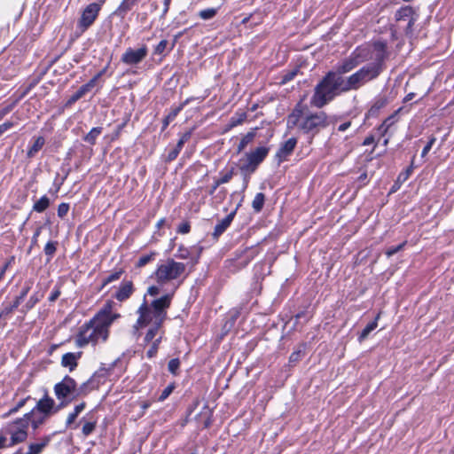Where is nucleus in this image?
<instances>
[{"label": "nucleus", "mask_w": 454, "mask_h": 454, "mask_svg": "<svg viewBox=\"0 0 454 454\" xmlns=\"http://www.w3.org/2000/svg\"><path fill=\"white\" fill-rule=\"evenodd\" d=\"M305 106L300 102L287 117L288 128L297 126L303 133L315 136L329 125L328 115L325 112L309 114L303 116Z\"/></svg>", "instance_id": "1"}, {"label": "nucleus", "mask_w": 454, "mask_h": 454, "mask_svg": "<svg viewBox=\"0 0 454 454\" xmlns=\"http://www.w3.org/2000/svg\"><path fill=\"white\" fill-rule=\"evenodd\" d=\"M347 91L343 83V76L330 71L315 87L310 104L317 108H322L335 97Z\"/></svg>", "instance_id": "2"}, {"label": "nucleus", "mask_w": 454, "mask_h": 454, "mask_svg": "<svg viewBox=\"0 0 454 454\" xmlns=\"http://www.w3.org/2000/svg\"><path fill=\"white\" fill-rule=\"evenodd\" d=\"M383 70V60L378 58L374 62L364 66L348 77L343 76L346 91L357 90L367 82L376 79Z\"/></svg>", "instance_id": "3"}, {"label": "nucleus", "mask_w": 454, "mask_h": 454, "mask_svg": "<svg viewBox=\"0 0 454 454\" xmlns=\"http://www.w3.org/2000/svg\"><path fill=\"white\" fill-rule=\"evenodd\" d=\"M110 325L101 322L93 321V317L79 327L76 342L79 347L89 343L96 345L99 341H106L109 335Z\"/></svg>", "instance_id": "4"}, {"label": "nucleus", "mask_w": 454, "mask_h": 454, "mask_svg": "<svg viewBox=\"0 0 454 454\" xmlns=\"http://www.w3.org/2000/svg\"><path fill=\"white\" fill-rule=\"evenodd\" d=\"M172 294H165L153 300L149 306L144 305V325L152 322L160 326L167 315V309L169 308Z\"/></svg>", "instance_id": "5"}, {"label": "nucleus", "mask_w": 454, "mask_h": 454, "mask_svg": "<svg viewBox=\"0 0 454 454\" xmlns=\"http://www.w3.org/2000/svg\"><path fill=\"white\" fill-rule=\"evenodd\" d=\"M185 270V265L173 259H168L158 266L154 272L158 283L163 284L178 278Z\"/></svg>", "instance_id": "6"}, {"label": "nucleus", "mask_w": 454, "mask_h": 454, "mask_svg": "<svg viewBox=\"0 0 454 454\" xmlns=\"http://www.w3.org/2000/svg\"><path fill=\"white\" fill-rule=\"evenodd\" d=\"M29 414H24L22 418L15 419L8 427L11 434L10 446L23 442L27 438V428L29 426Z\"/></svg>", "instance_id": "7"}, {"label": "nucleus", "mask_w": 454, "mask_h": 454, "mask_svg": "<svg viewBox=\"0 0 454 454\" xmlns=\"http://www.w3.org/2000/svg\"><path fill=\"white\" fill-rule=\"evenodd\" d=\"M54 394L57 399H70L72 402L77 395V383L68 375L54 385Z\"/></svg>", "instance_id": "8"}, {"label": "nucleus", "mask_w": 454, "mask_h": 454, "mask_svg": "<svg viewBox=\"0 0 454 454\" xmlns=\"http://www.w3.org/2000/svg\"><path fill=\"white\" fill-rule=\"evenodd\" d=\"M269 153L267 147H257L254 151L246 154V163H244L240 169L253 173L257 168L258 165L265 159Z\"/></svg>", "instance_id": "9"}, {"label": "nucleus", "mask_w": 454, "mask_h": 454, "mask_svg": "<svg viewBox=\"0 0 454 454\" xmlns=\"http://www.w3.org/2000/svg\"><path fill=\"white\" fill-rule=\"evenodd\" d=\"M99 11L100 4L98 3H91L86 6L78 21V27L82 32H84L93 24L98 15Z\"/></svg>", "instance_id": "10"}, {"label": "nucleus", "mask_w": 454, "mask_h": 454, "mask_svg": "<svg viewBox=\"0 0 454 454\" xmlns=\"http://www.w3.org/2000/svg\"><path fill=\"white\" fill-rule=\"evenodd\" d=\"M54 399L49 396L45 392L43 396L39 399L32 410L26 414H29V419L35 415V412L44 415V417H51L53 415Z\"/></svg>", "instance_id": "11"}, {"label": "nucleus", "mask_w": 454, "mask_h": 454, "mask_svg": "<svg viewBox=\"0 0 454 454\" xmlns=\"http://www.w3.org/2000/svg\"><path fill=\"white\" fill-rule=\"evenodd\" d=\"M364 61V59L362 58L361 54L357 51L354 52L351 56L344 59L337 67L335 71H333V74H339L343 76L344 74H347L356 67H357L362 62Z\"/></svg>", "instance_id": "12"}, {"label": "nucleus", "mask_w": 454, "mask_h": 454, "mask_svg": "<svg viewBox=\"0 0 454 454\" xmlns=\"http://www.w3.org/2000/svg\"><path fill=\"white\" fill-rule=\"evenodd\" d=\"M114 304V302L113 301H106L103 307L93 317V321H101L111 325L116 318L120 317V314L113 313Z\"/></svg>", "instance_id": "13"}, {"label": "nucleus", "mask_w": 454, "mask_h": 454, "mask_svg": "<svg viewBox=\"0 0 454 454\" xmlns=\"http://www.w3.org/2000/svg\"><path fill=\"white\" fill-rule=\"evenodd\" d=\"M51 434L45 435L39 440L37 442L30 443L28 446V451L23 453L21 450H19L15 452V454H40L43 450L50 443L51 441Z\"/></svg>", "instance_id": "14"}, {"label": "nucleus", "mask_w": 454, "mask_h": 454, "mask_svg": "<svg viewBox=\"0 0 454 454\" xmlns=\"http://www.w3.org/2000/svg\"><path fill=\"white\" fill-rule=\"evenodd\" d=\"M121 61L126 65H135L142 61V47L134 50L132 48L127 51L121 56Z\"/></svg>", "instance_id": "15"}, {"label": "nucleus", "mask_w": 454, "mask_h": 454, "mask_svg": "<svg viewBox=\"0 0 454 454\" xmlns=\"http://www.w3.org/2000/svg\"><path fill=\"white\" fill-rule=\"evenodd\" d=\"M121 362V358L117 357L110 364L102 363L99 369L93 374L92 378L106 379L111 374V372L114 371V367H116Z\"/></svg>", "instance_id": "16"}, {"label": "nucleus", "mask_w": 454, "mask_h": 454, "mask_svg": "<svg viewBox=\"0 0 454 454\" xmlns=\"http://www.w3.org/2000/svg\"><path fill=\"white\" fill-rule=\"evenodd\" d=\"M121 362V358L117 357L110 364L102 363L99 369L93 374L92 378L106 379L111 374V372L114 371V367H116Z\"/></svg>", "instance_id": "17"}, {"label": "nucleus", "mask_w": 454, "mask_h": 454, "mask_svg": "<svg viewBox=\"0 0 454 454\" xmlns=\"http://www.w3.org/2000/svg\"><path fill=\"white\" fill-rule=\"evenodd\" d=\"M121 362V358L117 357L110 364L102 363L99 369L93 374L92 378L106 379L111 374V372L114 371V367H116Z\"/></svg>", "instance_id": "18"}, {"label": "nucleus", "mask_w": 454, "mask_h": 454, "mask_svg": "<svg viewBox=\"0 0 454 454\" xmlns=\"http://www.w3.org/2000/svg\"><path fill=\"white\" fill-rule=\"evenodd\" d=\"M139 0H122L118 8L114 12V15L123 19L129 12L133 11Z\"/></svg>", "instance_id": "19"}, {"label": "nucleus", "mask_w": 454, "mask_h": 454, "mask_svg": "<svg viewBox=\"0 0 454 454\" xmlns=\"http://www.w3.org/2000/svg\"><path fill=\"white\" fill-rule=\"evenodd\" d=\"M296 145L297 139L295 137L289 138L281 145L277 153V157H278L280 160L286 159L289 154L293 153Z\"/></svg>", "instance_id": "20"}, {"label": "nucleus", "mask_w": 454, "mask_h": 454, "mask_svg": "<svg viewBox=\"0 0 454 454\" xmlns=\"http://www.w3.org/2000/svg\"><path fill=\"white\" fill-rule=\"evenodd\" d=\"M133 292V285L131 281L122 283L120 288L114 294V297L119 301H123L128 299Z\"/></svg>", "instance_id": "21"}, {"label": "nucleus", "mask_w": 454, "mask_h": 454, "mask_svg": "<svg viewBox=\"0 0 454 454\" xmlns=\"http://www.w3.org/2000/svg\"><path fill=\"white\" fill-rule=\"evenodd\" d=\"M235 214V211L231 212L226 217L221 220L219 223L215 225V231L213 232V236L215 239H217L230 226L234 218Z\"/></svg>", "instance_id": "22"}, {"label": "nucleus", "mask_w": 454, "mask_h": 454, "mask_svg": "<svg viewBox=\"0 0 454 454\" xmlns=\"http://www.w3.org/2000/svg\"><path fill=\"white\" fill-rule=\"evenodd\" d=\"M79 356L80 353H66L62 356L61 365L63 367H67L69 369V372H73L77 367V359Z\"/></svg>", "instance_id": "23"}, {"label": "nucleus", "mask_w": 454, "mask_h": 454, "mask_svg": "<svg viewBox=\"0 0 454 454\" xmlns=\"http://www.w3.org/2000/svg\"><path fill=\"white\" fill-rule=\"evenodd\" d=\"M43 297V294L40 292H35L27 300L26 304L20 309L21 313H27L31 310L36 303H38Z\"/></svg>", "instance_id": "24"}, {"label": "nucleus", "mask_w": 454, "mask_h": 454, "mask_svg": "<svg viewBox=\"0 0 454 454\" xmlns=\"http://www.w3.org/2000/svg\"><path fill=\"white\" fill-rule=\"evenodd\" d=\"M102 131V127H94L86 135L83 136L82 140L90 145H96L97 140L101 135Z\"/></svg>", "instance_id": "25"}, {"label": "nucleus", "mask_w": 454, "mask_h": 454, "mask_svg": "<svg viewBox=\"0 0 454 454\" xmlns=\"http://www.w3.org/2000/svg\"><path fill=\"white\" fill-rule=\"evenodd\" d=\"M45 139L43 137L40 136L36 137L34 143L28 147L27 152V156L28 158H33L44 145Z\"/></svg>", "instance_id": "26"}, {"label": "nucleus", "mask_w": 454, "mask_h": 454, "mask_svg": "<svg viewBox=\"0 0 454 454\" xmlns=\"http://www.w3.org/2000/svg\"><path fill=\"white\" fill-rule=\"evenodd\" d=\"M85 403L82 402L77 405L74 406V411L68 414L67 421H66V428L70 427L79 416V414L84 410L85 408Z\"/></svg>", "instance_id": "27"}, {"label": "nucleus", "mask_w": 454, "mask_h": 454, "mask_svg": "<svg viewBox=\"0 0 454 454\" xmlns=\"http://www.w3.org/2000/svg\"><path fill=\"white\" fill-rule=\"evenodd\" d=\"M51 205V200L46 196H42L33 205V210L37 213L44 212Z\"/></svg>", "instance_id": "28"}, {"label": "nucleus", "mask_w": 454, "mask_h": 454, "mask_svg": "<svg viewBox=\"0 0 454 454\" xmlns=\"http://www.w3.org/2000/svg\"><path fill=\"white\" fill-rule=\"evenodd\" d=\"M142 304L137 308V314L138 315L136 324L133 325V329L131 331L132 338L135 340H138L140 337V328H142Z\"/></svg>", "instance_id": "29"}, {"label": "nucleus", "mask_w": 454, "mask_h": 454, "mask_svg": "<svg viewBox=\"0 0 454 454\" xmlns=\"http://www.w3.org/2000/svg\"><path fill=\"white\" fill-rule=\"evenodd\" d=\"M122 273H123L122 270H118L109 273L107 276L103 278L100 290H102L106 286L111 284L112 282L119 280L121 278Z\"/></svg>", "instance_id": "30"}, {"label": "nucleus", "mask_w": 454, "mask_h": 454, "mask_svg": "<svg viewBox=\"0 0 454 454\" xmlns=\"http://www.w3.org/2000/svg\"><path fill=\"white\" fill-rule=\"evenodd\" d=\"M89 91L82 85L67 100L66 106H70L84 97Z\"/></svg>", "instance_id": "31"}, {"label": "nucleus", "mask_w": 454, "mask_h": 454, "mask_svg": "<svg viewBox=\"0 0 454 454\" xmlns=\"http://www.w3.org/2000/svg\"><path fill=\"white\" fill-rule=\"evenodd\" d=\"M58 241L50 240L46 243L43 252L47 256V262H50L57 251Z\"/></svg>", "instance_id": "32"}, {"label": "nucleus", "mask_w": 454, "mask_h": 454, "mask_svg": "<svg viewBox=\"0 0 454 454\" xmlns=\"http://www.w3.org/2000/svg\"><path fill=\"white\" fill-rule=\"evenodd\" d=\"M380 317V315H378L375 318L374 321L369 323L365 327L364 329L362 331L358 340L360 342H362L364 340H365L368 335L371 333V332H372L378 325L377 324V320L378 318Z\"/></svg>", "instance_id": "33"}, {"label": "nucleus", "mask_w": 454, "mask_h": 454, "mask_svg": "<svg viewBox=\"0 0 454 454\" xmlns=\"http://www.w3.org/2000/svg\"><path fill=\"white\" fill-rule=\"evenodd\" d=\"M265 196L263 193L259 192L253 200L252 207L255 212H260L264 205Z\"/></svg>", "instance_id": "34"}, {"label": "nucleus", "mask_w": 454, "mask_h": 454, "mask_svg": "<svg viewBox=\"0 0 454 454\" xmlns=\"http://www.w3.org/2000/svg\"><path fill=\"white\" fill-rule=\"evenodd\" d=\"M395 122V115L389 116L387 118L383 123L379 127V131L381 133L382 136H384L386 133H387L388 129Z\"/></svg>", "instance_id": "35"}, {"label": "nucleus", "mask_w": 454, "mask_h": 454, "mask_svg": "<svg viewBox=\"0 0 454 454\" xmlns=\"http://www.w3.org/2000/svg\"><path fill=\"white\" fill-rule=\"evenodd\" d=\"M254 136L255 133L254 131H250L247 135H245L240 140L239 145H238V151H243L246 148V146L253 141Z\"/></svg>", "instance_id": "36"}, {"label": "nucleus", "mask_w": 454, "mask_h": 454, "mask_svg": "<svg viewBox=\"0 0 454 454\" xmlns=\"http://www.w3.org/2000/svg\"><path fill=\"white\" fill-rule=\"evenodd\" d=\"M49 417H44L43 414H39L38 416H35L34 419L31 417L29 424L31 425V427L33 430H36L39 428L40 426L45 423L46 419Z\"/></svg>", "instance_id": "37"}, {"label": "nucleus", "mask_w": 454, "mask_h": 454, "mask_svg": "<svg viewBox=\"0 0 454 454\" xmlns=\"http://www.w3.org/2000/svg\"><path fill=\"white\" fill-rule=\"evenodd\" d=\"M106 69L99 71L97 74H95L88 82L83 84V87H86V90L90 92L97 84L98 81L100 77L105 74Z\"/></svg>", "instance_id": "38"}, {"label": "nucleus", "mask_w": 454, "mask_h": 454, "mask_svg": "<svg viewBox=\"0 0 454 454\" xmlns=\"http://www.w3.org/2000/svg\"><path fill=\"white\" fill-rule=\"evenodd\" d=\"M217 13L216 8H208L202 10L199 12V17L204 20H211L213 19Z\"/></svg>", "instance_id": "39"}, {"label": "nucleus", "mask_w": 454, "mask_h": 454, "mask_svg": "<svg viewBox=\"0 0 454 454\" xmlns=\"http://www.w3.org/2000/svg\"><path fill=\"white\" fill-rule=\"evenodd\" d=\"M234 176V169L231 168L225 173H221V177L216 179V185H221L228 183Z\"/></svg>", "instance_id": "40"}, {"label": "nucleus", "mask_w": 454, "mask_h": 454, "mask_svg": "<svg viewBox=\"0 0 454 454\" xmlns=\"http://www.w3.org/2000/svg\"><path fill=\"white\" fill-rule=\"evenodd\" d=\"M15 309L10 305H6L4 306V304L3 303L2 304V308L0 309V318L4 321V322H6V319L8 318V317L14 311Z\"/></svg>", "instance_id": "41"}, {"label": "nucleus", "mask_w": 454, "mask_h": 454, "mask_svg": "<svg viewBox=\"0 0 454 454\" xmlns=\"http://www.w3.org/2000/svg\"><path fill=\"white\" fill-rule=\"evenodd\" d=\"M96 421H87L82 428V433L84 436H89L96 428Z\"/></svg>", "instance_id": "42"}, {"label": "nucleus", "mask_w": 454, "mask_h": 454, "mask_svg": "<svg viewBox=\"0 0 454 454\" xmlns=\"http://www.w3.org/2000/svg\"><path fill=\"white\" fill-rule=\"evenodd\" d=\"M32 286H33V281L31 279L29 280H27L20 292V294L18 295V297L21 300H24L25 297L28 294V293L30 292L31 288H32Z\"/></svg>", "instance_id": "43"}, {"label": "nucleus", "mask_w": 454, "mask_h": 454, "mask_svg": "<svg viewBox=\"0 0 454 454\" xmlns=\"http://www.w3.org/2000/svg\"><path fill=\"white\" fill-rule=\"evenodd\" d=\"M70 206L68 203L62 202L58 206L57 214L60 219H64L69 211Z\"/></svg>", "instance_id": "44"}, {"label": "nucleus", "mask_w": 454, "mask_h": 454, "mask_svg": "<svg viewBox=\"0 0 454 454\" xmlns=\"http://www.w3.org/2000/svg\"><path fill=\"white\" fill-rule=\"evenodd\" d=\"M67 176H68V171L66 173V175L59 181H58L59 174H57V176H56V178H55V180L53 182L54 191L52 192V190L51 189L50 192H52V193L56 194L59 191L61 185L64 184V182L67 179Z\"/></svg>", "instance_id": "45"}, {"label": "nucleus", "mask_w": 454, "mask_h": 454, "mask_svg": "<svg viewBox=\"0 0 454 454\" xmlns=\"http://www.w3.org/2000/svg\"><path fill=\"white\" fill-rule=\"evenodd\" d=\"M191 137H192V131H191V130L184 132V133L181 136L180 139L178 140V142H177V144H176V147L178 150H180V151H181V150H182V148H183V146H184V144H185V143H186V142L191 138Z\"/></svg>", "instance_id": "46"}, {"label": "nucleus", "mask_w": 454, "mask_h": 454, "mask_svg": "<svg viewBox=\"0 0 454 454\" xmlns=\"http://www.w3.org/2000/svg\"><path fill=\"white\" fill-rule=\"evenodd\" d=\"M191 137H192V131H191V130L184 132V133L181 136L180 139L178 140V142H177V144H176V147L178 150H180V151H181V150H182V148H183V146H184V144H185V143H186V142L191 138Z\"/></svg>", "instance_id": "47"}, {"label": "nucleus", "mask_w": 454, "mask_h": 454, "mask_svg": "<svg viewBox=\"0 0 454 454\" xmlns=\"http://www.w3.org/2000/svg\"><path fill=\"white\" fill-rule=\"evenodd\" d=\"M179 366H180V362L177 358H175V359H171L169 362H168V371L172 373V374H176L177 373V371L179 369Z\"/></svg>", "instance_id": "48"}, {"label": "nucleus", "mask_w": 454, "mask_h": 454, "mask_svg": "<svg viewBox=\"0 0 454 454\" xmlns=\"http://www.w3.org/2000/svg\"><path fill=\"white\" fill-rule=\"evenodd\" d=\"M58 400L59 401V403L58 404H56V403L54 402L53 414L59 412L60 410H62L63 408H65L71 403L70 399H58Z\"/></svg>", "instance_id": "49"}, {"label": "nucleus", "mask_w": 454, "mask_h": 454, "mask_svg": "<svg viewBox=\"0 0 454 454\" xmlns=\"http://www.w3.org/2000/svg\"><path fill=\"white\" fill-rule=\"evenodd\" d=\"M175 386L173 384L166 387L159 396V401H164L166 398L169 396V395L173 392Z\"/></svg>", "instance_id": "50"}, {"label": "nucleus", "mask_w": 454, "mask_h": 454, "mask_svg": "<svg viewBox=\"0 0 454 454\" xmlns=\"http://www.w3.org/2000/svg\"><path fill=\"white\" fill-rule=\"evenodd\" d=\"M181 107L175 108L164 119V127L168 126L180 112Z\"/></svg>", "instance_id": "51"}, {"label": "nucleus", "mask_w": 454, "mask_h": 454, "mask_svg": "<svg viewBox=\"0 0 454 454\" xmlns=\"http://www.w3.org/2000/svg\"><path fill=\"white\" fill-rule=\"evenodd\" d=\"M404 246H405V242H403L396 247H391L387 248L386 251V255L387 257L394 255L395 254H396L397 252L402 250Z\"/></svg>", "instance_id": "52"}, {"label": "nucleus", "mask_w": 454, "mask_h": 454, "mask_svg": "<svg viewBox=\"0 0 454 454\" xmlns=\"http://www.w3.org/2000/svg\"><path fill=\"white\" fill-rule=\"evenodd\" d=\"M411 167L408 168L404 172H402L397 176L396 183H404L410 176L411 173Z\"/></svg>", "instance_id": "53"}, {"label": "nucleus", "mask_w": 454, "mask_h": 454, "mask_svg": "<svg viewBox=\"0 0 454 454\" xmlns=\"http://www.w3.org/2000/svg\"><path fill=\"white\" fill-rule=\"evenodd\" d=\"M297 72L298 70L297 69H293L291 71H288L286 74H285L283 76H282V83H286L287 82L291 81L294 79V77L297 74Z\"/></svg>", "instance_id": "54"}, {"label": "nucleus", "mask_w": 454, "mask_h": 454, "mask_svg": "<svg viewBox=\"0 0 454 454\" xmlns=\"http://www.w3.org/2000/svg\"><path fill=\"white\" fill-rule=\"evenodd\" d=\"M189 255H190L189 250L183 246H181L178 248L177 254H176V256L180 259H187L189 257Z\"/></svg>", "instance_id": "55"}, {"label": "nucleus", "mask_w": 454, "mask_h": 454, "mask_svg": "<svg viewBox=\"0 0 454 454\" xmlns=\"http://www.w3.org/2000/svg\"><path fill=\"white\" fill-rule=\"evenodd\" d=\"M43 231V226L40 225L36 227V229L34 231V234L31 239V247L35 246L37 244L38 237L40 236L41 232Z\"/></svg>", "instance_id": "56"}, {"label": "nucleus", "mask_w": 454, "mask_h": 454, "mask_svg": "<svg viewBox=\"0 0 454 454\" xmlns=\"http://www.w3.org/2000/svg\"><path fill=\"white\" fill-rule=\"evenodd\" d=\"M60 288L59 286H55L54 289L51 291L48 300L50 302L55 301L60 295Z\"/></svg>", "instance_id": "57"}, {"label": "nucleus", "mask_w": 454, "mask_h": 454, "mask_svg": "<svg viewBox=\"0 0 454 454\" xmlns=\"http://www.w3.org/2000/svg\"><path fill=\"white\" fill-rule=\"evenodd\" d=\"M125 124H126L125 122H122V123L118 124L115 127L114 132L111 135V140H114V139H116L120 136V134H121L122 129L124 128Z\"/></svg>", "instance_id": "58"}, {"label": "nucleus", "mask_w": 454, "mask_h": 454, "mask_svg": "<svg viewBox=\"0 0 454 454\" xmlns=\"http://www.w3.org/2000/svg\"><path fill=\"white\" fill-rule=\"evenodd\" d=\"M160 340V338L156 339V340L153 343L151 348L147 351L148 357H153L157 353Z\"/></svg>", "instance_id": "59"}, {"label": "nucleus", "mask_w": 454, "mask_h": 454, "mask_svg": "<svg viewBox=\"0 0 454 454\" xmlns=\"http://www.w3.org/2000/svg\"><path fill=\"white\" fill-rule=\"evenodd\" d=\"M435 140L436 139L434 137L429 139L427 145L422 150V153H421L422 157H425L428 153V152L431 150L433 145L434 144Z\"/></svg>", "instance_id": "60"}, {"label": "nucleus", "mask_w": 454, "mask_h": 454, "mask_svg": "<svg viewBox=\"0 0 454 454\" xmlns=\"http://www.w3.org/2000/svg\"><path fill=\"white\" fill-rule=\"evenodd\" d=\"M159 327L160 326H157L156 325H153V328L148 330V332L146 333V336H145V340L147 341L152 340L155 337L156 333H157Z\"/></svg>", "instance_id": "61"}, {"label": "nucleus", "mask_w": 454, "mask_h": 454, "mask_svg": "<svg viewBox=\"0 0 454 454\" xmlns=\"http://www.w3.org/2000/svg\"><path fill=\"white\" fill-rule=\"evenodd\" d=\"M191 226L188 222H184L179 224L177 231L181 234H186L190 231Z\"/></svg>", "instance_id": "62"}, {"label": "nucleus", "mask_w": 454, "mask_h": 454, "mask_svg": "<svg viewBox=\"0 0 454 454\" xmlns=\"http://www.w3.org/2000/svg\"><path fill=\"white\" fill-rule=\"evenodd\" d=\"M167 45H168V41L161 40L156 46L155 52L158 54H162L164 52V51L166 50Z\"/></svg>", "instance_id": "63"}, {"label": "nucleus", "mask_w": 454, "mask_h": 454, "mask_svg": "<svg viewBox=\"0 0 454 454\" xmlns=\"http://www.w3.org/2000/svg\"><path fill=\"white\" fill-rule=\"evenodd\" d=\"M13 127V122L12 121H5L2 124H0V137L8 129Z\"/></svg>", "instance_id": "64"}]
</instances>
